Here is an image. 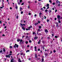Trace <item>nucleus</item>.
Masks as SVG:
<instances>
[{"label": "nucleus", "mask_w": 62, "mask_h": 62, "mask_svg": "<svg viewBox=\"0 0 62 62\" xmlns=\"http://www.w3.org/2000/svg\"><path fill=\"white\" fill-rule=\"evenodd\" d=\"M19 24L20 25H21V27H22L23 30L24 31H25V29L23 26V24L21 23H20Z\"/></svg>", "instance_id": "obj_1"}, {"label": "nucleus", "mask_w": 62, "mask_h": 62, "mask_svg": "<svg viewBox=\"0 0 62 62\" xmlns=\"http://www.w3.org/2000/svg\"><path fill=\"white\" fill-rule=\"evenodd\" d=\"M16 47L17 48H18V47H19V45H17V44H15V45H14V47L16 48Z\"/></svg>", "instance_id": "obj_2"}, {"label": "nucleus", "mask_w": 62, "mask_h": 62, "mask_svg": "<svg viewBox=\"0 0 62 62\" xmlns=\"http://www.w3.org/2000/svg\"><path fill=\"white\" fill-rule=\"evenodd\" d=\"M12 55V54H9V55H6V57H7V58H8H8H10V56H9L10 55Z\"/></svg>", "instance_id": "obj_3"}, {"label": "nucleus", "mask_w": 62, "mask_h": 62, "mask_svg": "<svg viewBox=\"0 0 62 62\" xmlns=\"http://www.w3.org/2000/svg\"><path fill=\"white\" fill-rule=\"evenodd\" d=\"M45 7H47V8H46V9H49V4H46V6Z\"/></svg>", "instance_id": "obj_4"}, {"label": "nucleus", "mask_w": 62, "mask_h": 62, "mask_svg": "<svg viewBox=\"0 0 62 62\" xmlns=\"http://www.w3.org/2000/svg\"><path fill=\"white\" fill-rule=\"evenodd\" d=\"M37 34L38 36H40V35H41V33H38V31H37Z\"/></svg>", "instance_id": "obj_5"}, {"label": "nucleus", "mask_w": 62, "mask_h": 62, "mask_svg": "<svg viewBox=\"0 0 62 62\" xmlns=\"http://www.w3.org/2000/svg\"><path fill=\"white\" fill-rule=\"evenodd\" d=\"M57 18H58V20H60V15H57Z\"/></svg>", "instance_id": "obj_6"}, {"label": "nucleus", "mask_w": 62, "mask_h": 62, "mask_svg": "<svg viewBox=\"0 0 62 62\" xmlns=\"http://www.w3.org/2000/svg\"><path fill=\"white\" fill-rule=\"evenodd\" d=\"M45 31L46 33H48V32H49V31H48V30L47 29H45Z\"/></svg>", "instance_id": "obj_7"}, {"label": "nucleus", "mask_w": 62, "mask_h": 62, "mask_svg": "<svg viewBox=\"0 0 62 62\" xmlns=\"http://www.w3.org/2000/svg\"><path fill=\"white\" fill-rule=\"evenodd\" d=\"M10 62H14V58H13V59L11 60Z\"/></svg>", "instance_id": "obj_8"}, {"label": "nucleus", "mask_w": 62, "mask_h": 62, "mask_svg": "<svg viewBox=\"0 0 62 62\" xmlns=\"http://www.w3.org/2000/svg\"><path fill=\"white\" fill-rule=\"evenodd\" d=\"M55 23V24H56V26H57V27H59V26H58V22H56Z\"/></svg>", "instance_id": "obj_9"}, {"label": "nucleus", "mask_w": 62, "mask_h": 62, "mask_svg": "<svg viewBox=\"0 0 62 62\" xmlns=\"http://www.w3.org/2000/svg\"><path fill=\"white\" fill-rule=\"evenodd\" d=\"M40 42H41V40H39V41L38 42V44H39Z\"/></svg>", "instance_id": "obj_10"}, {"label": "nucleus", "mask_w": 62, "mask_h": 62, "mask_svg": "<svg viewBox=\"0 0 62 62\" xmlns=\"http://www.w3.org/2000/svg\"><path fill=\"white\" fill-rule=\"evenodd\" d=\"M56 3L57 4H58L59 3H60V1H58V0H57L56 1Z\"/></svg>", "instance_id": "obj_11"}, {"label": "nucleus", "mask_w": 62, "mask_h": 62, "mask_svg": "<svg viewBox=\"0 0 62 62\" xmlns=\"http://www.w3.org/2000/svg\"><path fill=\"white\" fill-rule=\"evenodd\" d=\"M18 62H22V61L21 60V59L20 58H19L18 60Z\"/></svg>", "instance_id": "obj_12"}, {"label": "nucleus", "mask_w": 62, "mask_h": 62, "mask_svg": "<svg viewBox=\"0 0 62 62\" xmlns=\"http://www.w3.org/2000/svg\"><path fill=\"white\" fill-rule=\"evenodd\" d=\"M17 42H20V39L19 38L17 40Z\"/></svg>", "instance_id": "obj_13"}, {"label": "nucleus", "mask_w": 62, "mask_h": 62, "mask_svg": "<svg viewBox=\"0 0 62 62\" xmlns=\"http://www.w3.org/2000/svg\"><path fill=\"white\" fill-rule=\"evenodd\" d=\"M42 13H39V16L40 17V18H41V16H40V15H42Z\"/></svg>", "instance_id": "obj_14"}, {"label": "nucleus", "mask_w": 62, "mask_h": 62, "mask_svg": "<svg viewBox=\"0 0 62 62\" xmlns=\"http://www.w3.org/2000/svg\"><path fill=\"white\" fill-rule=\"evenodd\" d=\"M38 37H35L34 38V39H35V40H36L37 39H38Z\"/></svg>", "instance_id": "obj_15"}, {"label": "nucleus", "mask_w": 62, "mask_h": 62, "mask_svg": "<svg viewBox=\"0 0 62 62\" xmlns=\"http://www.w3.org/2000/svg\"><path fill=\"white\" fill-rule=\"evenodd\" d=\"M44 54L45 55V56H48V54H47V53H45Z\"/></svg>", "instance_id": "obj_16"}, {"label": "nucleus", "mask_w": 62, "mask_h": 62, "mask_svg": "<svg viewBox=\"0 0 62 62\" xmlns=\"http://www.w3.org/2000/svg\"><path fill=\"white\" fill-rule=\"evenodd\" d=\"M22 9H23V8H22L21 7L20 8V11H22Z\"/></svg>", "instance_id": "obj_17"}, {"label": "nucleus", "mask_w": 62, "mask_h": 62, "mask_svg": "<svg viewBox=\"0 0 62 62\" xmlns=\"http://www.w3.org/2000/svg\"><path fill=\"white\" fill-rule=\"evenodd\" d=\"M35 57L36 58H37L38 57V56L37 55V54H35Z\"/></svg>", "instance_id": "obj_18"}, {"label": "nucleus", "mask_w": 62, "mask_h": 62, "mask_svg": "<svg viewBox=\"0 0 62 62\" xmlns=\"http://www.w3.org/2000/svg\"><path fill=\"white\" fill-rule=\"evenodd\" d=\"M3 51L4 52H6V49H5V48H3Z\"/></svg>", "instance_id": "obj_19"}, {"label": "nucleus", "mask_w": 62, "mask_h": 62, "mask_svg": "<svg viewBox=\"0 0 62 62\" xmlns=\"http://www.w3.org/2000/svg\"><path fill=\"white\" fill-rule=\"evenodd\" d=\"M23 40H22V39H21V40H20V43H21V42H22V41H23Z\"/></svg>", "instance_id": "obj_20"}, {"label": "nucleus", "mask_w": 62, "mask_h": 62, "mask_svg": "<svg viewBox=\"0 0 62 62\" xmlns=\"http://www.w3.org/2000/svg\"><path fill=\"white\" fill-rule=\"evenodd\" d=\"M29 37H28V36H26V38L25 39H26L27 38H28Z\"/></svg>", "instance_id": "obj_21"}, {"label": "nucleus", "mask_w": 62, "mask_h": 62, "mask_svg": "<svg viewBox=\"0 0 62 62\" xmlns=\"http://www.w3.org/2000/svg\"><path fill=\"white\" fill-rule=\"evenodd\" d=\"M37 24H38V23H35V25L36 26V25H37Z\"/></svg>", "instance_id": "obj_22"}, {"label": "nucleus", "mask_w": 62, "mask_h": 62, "mask_svg": "<svg viewBox=\"0 0 62 62\" xmlns=\"http://www.w3.org/2000/svg\"><path fill=\"white\" fill-rule=\"evenodd\" d=\"M48 12H49V13H51V12H52V11L50 10H49Z\"/></svg>", "instance_id": "obj_23"}, {"label": "nucleus", "mask_w": 62, "mask_h": 62, "mask_svg": "<svg viewBox=\"0 0 62 62\" xmlns=\"http://www.w3.org/2000/svg\"><path fill=\"white\" fill-rule=\"evenodd\" d=\"M23 57H24L25 55V53H24V54H23Z\"/></svg>", "instance_id": "obj_24"}, {"label": "nucleus", "mask_w": 62, "mask_h": 62, "mask_svg": "<svg viewBox=\"0 0 62 62\" xmlns=\"http://www.w3.org/2000/svg\"><path fill=\"white\" fill-rule=\"evenodd\" d=\"M30 52V50H28L27 51H26V53H27L28 52Z\"/></svg>", "instance_id": "obj_25"}, {"label": "nucleus", "mask_w": 62, "mask_h": 62, "mask_svg": "<svg viewBox=\"0 0 62 62\" xmlns=\"http://www.w3.org/2000/svg\"><path fill=\"white\" fill-rule=\"evenodd\" d=\"M42 42L43 44H45V42H44V41L43 40L42 41Z\"/></svg>", "instance_id": "obj_26"}, {"label": "nucleus", "mask_w": 62, "mask_h": 62, "mask_svg": "<svg viewBox=\"0 0 62 62\" xmlns=\"http://www.w3.org/2000/svg\"><path fill=\"white\" fill-rule=\"evenodd\" d=\"M52 53H53V52H52V51H51L50 54L49 53V54H52Z\"/></svg>", "instance_id": "obj_27"}, {"label": "nucleus", "mask_w": 62, "mask_h": 62, "mask_svg": "<svg viewBox=\"0 0 62 62\" xmlns=\"http://www.w3.org/2000/svg\"><path fill=\"white\" fill-rule=\"evenodd\" d=\"M41 31V30H40V29H39L38 30V31L40 32Z\"/></svg>", "instance_id": "obj_28"}, {"label": "nucleus", "mask_w": 62, "mask_h": 62, "mask_svg": "<svg viewBox=\"0 0 62 62\" xmlns=\"http://www.w3.org/2000/svg\"><path fill=\"white\" fill-rule=\"evenodd\" d=\"M16 8L17 10L18 9V6H17L16 7Z\"/></svg>", "instance_id": "obj_29"}, {"label": "nucleus", "mask_w": 62, "mask_h": 62, "mask_svg": "<svg viewBox=\"0 0 62 62\" xmlns=\"http://www.w3.org/2000/svg\"><path fill=\"white\" fill-rule=\"evenodd\" d=\"M9 48L10 49H12V46H9Z\"/></svg>", "instance_id": "obj_30"}, {"label": "nucleus", "mask_w": 62, "mask_h": 62, "mask_svg": "<svg viewBox=\"0 0 62 62\" xmlns=\"http://www.w3.org/2000/svg\"><path fill=\"white\" fill-rule=\"evenodd\" d=\"M44 61V59H42V61L41 62H43Z\"/></svg>", "instance_id": "obj_31"}, {"label": "nucleus", "mask_w": 62, "mask_h": 62, "mask_svg": "<svg viewBox=\"0 0 62 62\" xmlns=\"http://www.w3.org/2000/svg\"><path fill=\"white\" fill-rule=\"evenodd\" d=\"M18 17V15L16 17V19H18V17Z\"/></svg>", "instance_id": "obj_32"}, {"label": "nucleus", "mask_w": 62, "mask_h": 62, "mask_svg": "<svg viewBox=\"0 0 62 62\" xmlns=\"http://www.w3.org/2000/svg\"><path fill=\"white\" fill-rule=\"evenodd\" d=\"M55 52H56V51L55 50H54L53 51V52L54 53H55Z\"/></svg>", "instance_id": "obj_33"}, {"label": "nucleus", "mask_w": 62, "mask_h": 62, "mask_svg": "<svg viewBox=\"0 0 62 62\" xmlns=\"http://www.w3.org/2000/svg\"><path fill=\"white\" fill-rule=\"evenodd\" d=\"M20 54L21 55H23V53H21Z\"/></svg>", "instance_id": "obj_34"}, {"label": "nucleus", "mask_w": 62, "mask_h": 62, "mask_svg": "<svg viewBox=\"0 0 62 62\" xmlns=\"http://www.w3.org/2000/svg\"><path fill=\"white\" fill-rule=\"evenodd\" d=\"M7 2H8V4L9 5V2H8V0H7Z\"/></svg>", "instance_id": "obj_35"}, {"label": "nucleus", "mask_w": 62, "mask_h": 62, "mask_svg": "<svg viewBox=\"0 0 62 62\" xmlns=\"http://www.w3.org/2000/svg\"><path fill=\"white\" fill-rule=\"evenodd\" d=\"M18 4L19 5H20V4H21V3H20V2H18Z\"/></svg>", "instance_id": "obj_36"}, {"label": "nucleus", "mask_w": 62, "mask_h": 62, "mask_svg": "<svg viewBox=\"0 0 62 62\" xmlns=\"http://www.w3.org/2000/svg\"><path fill=\"white\" fill-rule=\"evenodd\" d=\"M22 1H23V0H20V3H22Z\"/></svg>", "instance_id": "obj_37"}, {"label": "nucleus", "mask_w": 62, "mask_h": 62, "mask_svg": "<svg viewBox=\"0 0 62 62\" xmlns=\"http://www.w3.org/2000/svg\"><path fill=\"white\" fill-rule=\"evenodd\" d=\"M55 38H58V36H55Z\"/></svg>", "instance_id": "obj_38"}, {"label": "nucleus", "mask_w": 62, "mask_h": 62, "mask_svg": "<svg viewBox=\"0 0 62 62\" xmlns=\"http://www.w3.org/2000/svg\"><path fill=\"white\" fill-rule=\"evenodd\" d=\"M2 52H3V51H2V50H1L0 51V53H2Z\"/></svg>", "instance_id": "obj_39"}, {"label": "nucleus", "mask_w": 62, "mask_h": 62, "mask_svg": "<svg viewBox=\"0 0 62 62\" xmlns=\"http://www.w3.org/2000/svg\"><path fill=\"white\" fill-rule=\"evenodd\" d=\"M24 37H25V35H23L22 36V38L23 39V38H24Z\"/></svg>", "instance_id": "obj_40"}, {"label": "nucleus", "mask_w": 62, "mask_h": 62, "mask_svg": "<svg viewBox=\"0 0 62 62\" xmlns=\"http://www.w3.org/2000/svg\"><path fill=\"white\" fill-rule=\"evenodd\" d=\"M59 21H58V23H61V21H60V20H59Z\"/></svg>", "instance_id": "obj_41"}, {"label": "nucleus", "mask_w": 62, "mask_h": 62, "mask_svg": "<svg viewBox=\"0 0 62 62\" xmlns=\"http://www.w3.org/2000/svg\"><path fill=\"white\" fill-rule=\"evenodd\" d=\"M29 42H30V43H31L32 42V41L31 40H30L29 41Z\"/></svg>", "instance_id": "obj_42"}, {"label": "nucleus", "mask_w": 62, "mask_h": 62, "mask_svg": "<svg viewBox=\"0 0 62 62\" xmlns=\"http://www.w3.org/2000/svg\"><path fill=\"white\" fill-rule=\"evenodd\" d=\"M39 28H40H40H41V27L40 26H39Z\"/></svg>", "instance_id": "obj_43"}, {"label": "nucleus", "mask_w": 62, "mask_h": 62, "mask_svg": "<svg viewBox=\"0 0 62 62\" xmlns=\"http://www.w3.org/2000/svg\"><path fill=\"white\" fill-rule=\"evenodd\" d=\"M28 43V42L27 41H26V43L27 44Z\"/></svg>", "instance_id": "obj_44"}, {"label": "nucleus", "mask_w": 62, "mask_h": 62, "mask_svg": "<svg viewBox=\"0 0 62 62\" xmlns=\"http://www.w3.org/2000/svg\"><path fill=\"white\" fill-rule=\"evenodd\" d=\"M23 11H21V14H23Z\"/></svg>", "instance_id": "obj_45"}, {"label": "nucleus", "mask_w": 62, "mask_h": 62, "mask_svg": "<svg viewBox=\"0 0 62 62\" xmlns=\"http://www.w3.org/2000/svg\"><path fill=\"white\" fill-rule=\"evenodd\" d=\"M34 49H37V46H35V47H34Z\"/></svg>", "instance_id": "obj_46"}, {"label": "nucleus", "mask_w": 62, "mask_h": 62, "mask_svg": "<svg viewBox=\"0 0 62 62\" xmlns=\"http://www.w3.org/2000/svg\"><path fill=\"white\" fill-rule=\"evenodd\" d=\"M53 5H55V3L54 2H53L52 3Z\"/></svg>", "instance_id": "obj_47"}, {"label": "nucleus", "mask_w": 62, "mask_h": 62, "mask_svg": "<svg viewBox=\"0 0 62 62\" xmlns=\"http://www.w3.org/2000/svg\"><path fill=\"white\" fill-rule=\"evenodd\" d=\"M30 30V29H26V30H27H27Z\"/></svg>", "instance_id": "obj_48"}, {"label": "nucleus", "mask_w": 62, "mask_h": 62, "mask_svg": "<svg viewBox=\"0 0 62 62\" xmlns=\"http://www.w3.org/2000/svg\"><path fill=\"white\" fill-rule=\"evenodd\" d=\"M47 22H49V20L48 19H47Z\"/></svg>", "instance_id": "obj_49"}, {"label": "nucleus", "mask_w": 62, "mask_h": 62, "mask_svg": "<svg viewBox=\"0 0 62 62\" xmlns=\"http://www.w3.org/2000/svg\"><path fill=\"white\" fill-rule=\"evenodd\" d=\"M49 2H50V3H52V1L51 0H50L49 1Z\"/></svg>", "instance_id": "obj_50"}, {"label": "nucleus", "mask_w": 62, "mask_h": 62, "mask_svg": "<svg viewBox=\"0 0 62 62\" xmlns=\"http://www.w3.org/2000/svg\"><path fill=\"white\" fill-rule=\"evenodd\" d=\"M33 35H35V32H33Z\"/></svg>", "instance_id": "obj_51"}, {"label": "nucleus", "mask_w": 62, "mask_h": 62, "mask_svg": "<svg viewBox=\"0 0 62 62\" xmlns=\"http://www.w3.org/2000/svg\"><path fill=\"white\" fill-rule=\"evenodd\" d=\"M44 17H45V18H44V19H46V16H44Z\"/></svg>", "instance_id": "obj_52"}, {"label": "nucleus", "mask_w": 62, "mask_h": 62, "mask_svg": "<svg viewBox=\"0 0 62 62\" xmlns=\"http://www.w3.org/2000/svg\"><path fill=\"white\" fill-rule=\"evenodd\" d=\"M57 10H55V12H57Z\"/></svg>", "instance_id": "obj_53"}, {"label": "nucleus", "mask_w": 62, "mask_h": 62, "mask_svg": "<svg viewBox=\"0 0 62 62\" xmlns=\"http://www.w3.org/2000/svg\"><path fill=\"white\" fill-rule=\"evenodd\" d=\"M30 28H32V26H30Z\"/></svg>", "instance_id": "obj_54"}, {"label": "nucleus", "mask_w": 62, "mask_h": 62, "mask_svg": "<svg viewBox=\"0 0 62 62\" xmlns=\"http://www.w3.org/2000/svg\"><path fill=\"white\" fill-rule=\"evenodd\" d=\"M23 4H24V3H23L21 4V5H23Z\"/></svg>", "instance_id": "obj_55"}, {"label": "nucleus", "mask_w": 62, "mask_h": 62, "mask_svg": "<svg viewBox=\"0 0 62 62\" xmlns=\"http://www.w3.org/2000/svg\"><path fill=\"white\" fill-rule=\"evenodd\" d=\"M12 51H10V54H12Z\"/></svg>", "instance_id": "obj_56"}, {"label": "nucleus", "mask_w": 62, "mask_h": 62, "mask_svg": "<svg viewBox=\"0 0 62 62\" xmlns=\"http://www.w3.org/2000/svg\"><path fill=\"white\" fill-rule=\"evenodd\" d=\"M28 60H31V58H29L28 59Z\"/></svg>", "instance_id": "obj_57"}, {"label": "nucleus", "mask_w": 62, "mask_h": 62, "mask_svg": "<svg viewBox=\"0 0 62 62\" xmlns=\"http://www.w3.org/2000/svg\"><path fill=\"white\" fill-rule=\"evenodd\" d=\"M47 10L46 9L45 10V12H47Z\"/></svg>", "instance_id": "obj_58"}, {"label": "nucleus", "mask_w": 62, "mask_h": 62, "mask_svg": "<svg viewBox=\"0 0 62 62\" xmlns=\"http://www.w3.org/2000/svg\"><path fill=\"white\" fill-rule=\"evenodd\" d=\"M23 22V20H21V23H22Z\"/></svg>", "instance_id": "obj_59"}, {"label": "nucleus", "mask_w": 62, "mask_h": 62, "mask_svg": "<svg viewBox=\"0 0 62 62\" xmlns=\"http://www.w3.org/2000/svg\"><path fill=\"white\" fill-rule=\"evenodd\" d=\"M43 50H44V46L43 47Z\"/></svg>", "instance_id": "obj_60"}, {"label": "nucleus", "mask_w": 62, "mask_h": 62, "mask_svg": "<svg viewBox=\"0 0 62 62\" xmlns=\"http://www.w3.org/2000/svg\"><path fill=\"white\" fill-rule=\"evenodd\" d=\"M34 50H35V51H37V49H34Z\"/></svg>", "instance_id": "obj_61"}, {"label": "nucleus", "mask_w": 62, "mask_h": 62, "mask_svg": "<svg viewBox=\"0 0 62 62\" xmlns=\"http://www.w3.org/2000/svg\"><path fill=\"white\" fill-rule=\"evenodd\" d=\"M10 9H11H11H12V8L10 7Z\"/></svg>", "instance_id": "obj_62"}, {"label": "nucleus", "mask_w": 62, "mask_h": 62, "mask_svg": "<svg viewBox=\"0 0 62 62\" xmlns=\"http://www.w3.org/2000/svg\"><path fill=\"white\" fill-rule=\"evenodd\" d=\"M38 51H40V49H38Z\"/></svg>", "instance_id": "obj_63"}, {"label": "nucleus", "mask_w": 62, "mask_h": 62, "mask_svg": "<svg viewBox=\"0 0 62 62\" xmlns=\"http://www.w3.org/2000/svg\"><path fill=\"white\" fill-rule=\"evenodd\" d=\"M61 41L62 42V38L61 39Z\"/></svg>", "instance_id": "obj_64"}]
</instances>
